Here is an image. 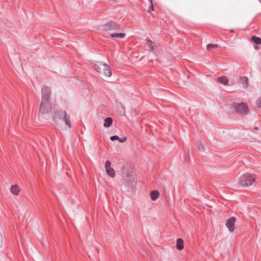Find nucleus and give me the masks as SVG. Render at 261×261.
<instances>
[{
    "instance_id": "obj_1",
    "label": "nucleus",
    "mask_w": 261,
    "mask_h": 261,
    "mask_svg": "<svg viewBox=\"0 0 261 261\" xmlns=\"http://www.w3.org/2000/svg\"><path fill=\"white\" fill-rule=\"evenodd\" d=\"M230 109L232 112H237L241 115H246L249 112L248 106L244 102H233L231 105Z\"/></svg>"
},
{
    "instance_id": "obj_2",
    "label": "nucleus",
    "mask_w": 261,
    "mask_h": 261,
    "mask_svg": "<svg viewBox=\"0 0 261 261\" xmlns=\"http://www.w3.org/2000/svg\"><path fill=\"white\" fill-rule=\"evenodd\" d=\"M255 181V177L250 173H246L242 175L239 181L238 185L242 187H248Z\"/></svg>"
},
{
    "instance_id": "obj_3",
    "label": "nucleus",
    "mask_w": 261,
    "mask_h": 261,
    "mask_svg": "<svg viewBox=\"0 0 261 261\" xmlns=\"http://www.w3.org/2000/svg\"><path fill=\"white\" fill-rule=\"evenodd\" d=\"M52 105L50 100H41L40 107V112L42 114H47L51 111Z\"/></svg>"
},
{
    "instance_id": "obj_4",
    "label": "nucleus",
    "mask_w": 261,
    "mask_h": 261,
    "mask_svg": "<svg viewBox=\"0 0 261 261\" xmlns=\"http://www.w3.org/2000/svg\"><path fill=\"white\" fill-rule=\"evenodd\" d=\"M120 28V25L114 21H110L103 25V30L109 31H117L119 30Z\"/></svg>"
},
{
    "instance_id": "obj_5",
    "label": "nucleus",
    "mask_w": 261,
    "mask_h": 261,
    "mask_svg": "<svg viewBox=\"0 0 261 261\" xmlns=\"http://www.w3.org/2000/svg\"><path fill=\"white\" fill-rule=\"evenodd\" d=\"M42 98L41 100H49V97L51 95L50 88L46 86H43L41 89Z\"/></svg>"
},
{
    "instance_id": "obj_6",
    "label": "nucleus",
    "mask_w": 261,
    "mask_h": 261,
    "mask_svg": "<svg viewBox=\"0 0 261 261\" xmlns=\"http://www.w3.org/2000/svg\"><path fill=\"white\" fill-rule=\"evenodd\" d=\"M111 162L107 160L105 163V169L107 174L110 177H114L115 176V172L114 170L111 167Z\"/></svg>"
},
{
    "instance_id": "obj_7",
    "label": "nucleus",
    "mask_w": 261,
    "mask_h": 261,
    "mask_svg": "<svg viewBox=\"0 0 261 261\" xmlns=\"http://www.w3.org/2000/svg\"><path fill=\"white\" fill-rule=\"evenodd\" d=\"M236 219L234 217H231L228 219L226 222V226L230 232H232L234 230V223Z\"/></svg>"
},
{
    "instance_id": "obj_8",
    "label": "nucleus",
    "mask_w": 261,
    "mask_h": 261,
    "mask_svg": "<svg viewBox=\"0 0 261 261\" xmlns=\"http://www.w3.org/2000/svg\"><path fill=\"white\" fill-rule=\"evenodd\" d=\"M116 107H117V110L119 114L121 116H123L125 115V108L121 102H117L116 103Z\"/></svg>"
},
{
    "instance_id": "obj_9",
    "label": "nucleus",
    "mask_w": 261,
    "mask_h": 261,
    "mask_svg": "<svg viewBox=\"0 0 261 261\" xmlns=\"http://www.w3.org/2000/svg\"><path fill=\"white\" fill-rule=\"evenodd\" d=\"M105 63H102L100 62H97L94 66V68L95 70H96L98 72L102 73L103 69L105 68Z\"/></svg>"
},
{
    "instance_id": "obj_10",
    "label": "nucleus",
    "mask_w": 261,
    "mask_h": 261,
    "mask_svg": "<svg viewBox=\"0 0 261 261\" xmlns=\"http://www.w3.org/2000/svg\"><path fill=\"white\" fill-rule=\"evenodd\" d=\"M102 74L107 77H110L112 75V71L110 67L107 64H105V68L103 69Z\"/></svg>"
},
{
    "instance_id": "obj_11",
    "label": "nucleus",
    "mask_w": 261,
    "mask_h": 261,
    "mask_svg": "<svg viewBox=\"0 0 261 261\" xmlns=\"http://www.w3.org/2000/svg\"><path fill=\"white\" fill-rule=\"evenodd\" d=\"M240 82L243 85L244 88L248 87V79L247 76H241L240 77Z\"/></svg>"
},
{
    "instance_id": "obj_12",
    "label": "nucleus",
    "mask_w": 261,
    "mask_h": 261,
    "mask_svg": "<svg viewBox=\"0 0 261 261\" xmlns=\"http://www.w3.org/2000/svg\"><path fill=\"white\" fill-rule=\"evenodd\" d=\"M176 247L178 250H181L184 248V241L182 239L178 238L177 239Z\"/></svg>"
},
{
    "instance_id": "obj_13",
    "label": "nucleus",
    "mask_w": 261,
    "mask_h": 261,
    "mask_svg": "<svg viewBox=\"0 0 261 261\" xmlns=\"http://www.w3.org/2000/svg\"><path fill=\"white\" fill-rule=\"evenodd\" d=\"M150 195L151 199L153 201H155L159 198L160 194L158 191L154 190L150 192Z\"/></svg>"
},
{
    "instance_id": "obj_14",
    "label": "nucleus",
    "mask_w": 261,
    "mask_h": 261,
    "mask_svg": "<svg viewBox=\"0 0 261 261\" xmlns=\"http://www.w3.org/2000/svg\"><path fill=\"white\" fill-rule=\"evenodd\" d=\"M19 191H20V189L17 185H12L11 186V192L14 195H17L19 193Z\"/></svg>"
},
{
    "instance_id": "obj_15",
    "label": "nucleus",
    "mask_w": 261,
    "mask_h": 261,
    "mask_svg": "<svg viewBox=\"0 0 261 261\" xmlns=\"http://www.w3.org/2000/svg\"><path fill=\"white\" fill-rule=\"evenodd\" d=\"M113 119L111 117H107L105 119L103 126L105 127H109L112 124Z\"/></svg>"
},
{
    "instance_id": "obj_16",
    "label": "nucleus",
    "mask_w": 261,
    "mask_h": 261,
    "mask_svg": "<svg viewBox=\"0 0 261 261\" xmlns=\"http://www.w3.org/2000/svg\"><path fill=\"white\" fill-rule=\"evenodd\" d=\"M66 111H57L55 113V118H59L60 119H63L64 115L66 114Z\"/></svg>"
},
{
    "instance_id": "obj_17",
    "label": "nucleus",
    "mask_w": 261,
    "mask_h": 261,
    "mask_svg": "<svg viewBox=\"0 0 261 261\" xmlns=\"http://www.w3.org/2000/svg\"><path fill=\"white\" fill-rule=\"evenodd\" d=\"M63 120H64L65 123L68 125L69 128H70L71 127V123L70 120V116L68 115L67 113L64 115Z\"/></svg>"
},
{
    "instance_id": "obj_18",
    "label": "nucleus",
    "mask_w": 261,
    "mask_h": 261,
    "mask_svg": "<svg viewBox=\"0 0 261 261\" xmlns=\"http://www.w3.org/2000/svg\"><path fill=\"white\" fill-rule=\"evenodd\" d=\"M218 81L222 84L226 85L228 84V80L226 76H221L218 78Z\"/></svg>"
},
{
    "instance_id": "obj_19",
    "label": "nucleus",
    "mask_w": 261,
    "mask_h": 261,
    "mask_svg": "<svg viewBox=\"0 0 261 261\" xmlns=\"http://www.w3.org/2000/svg\"><path fill=\"white\" fill-rule=\"evenodd\" d=\"M125 34L122 33H113V34H111L110 35V36L112 38H120V39L124 38L125 37Z\"/></svg>"
},
{
    "instance_id": "obj_20",
    "label": "nucleus",
    "mask_w": 261,
    "mask_h": 261,
    "mask_svg": "<svg viewBox=\"0 0 261 261\" xmlns=\"http://www.w3.org/2000/svg\"><path fill=\"white\" fill-rule=\"evenodd\" d=\"M251 40L256 44H261V38L256 36H253L251 37Z\"/></svg>"
},
{
    "instance_id": "obj_21",
    "label": "nucleus",
    "mask_w": 261,
    "mask_h": 261,
    "mask_svg": "<svg viewBox=\"0 0 261 261\" xmlns=\"http://www.w3.org/2000/svg\"><path fill=\"white\" fill-rule=\"evenodd\" d=\"M146 40L148 42V46L150 48V50H153L155 46V43L152 42L149 38L147 39Z\"/></svg>"
},
{
    "instance_id": "obj_22",
    "label": "nucleus",
    "mask_w": 261,
    "mask_h": 261,
    "mask_svg": "<svg viewBox=\"0 0 261 261\" xmlns=\"http://www.w3.org/2000/svg\"><path fill=\"white\" fill-rule=\"evenodd\" d=\"M219 47V45L218 44H208L206 45V48L207 49H210L211 48H217Z\"/></svg>"
},
{
    "instance_id": "obj_23",
    "label": "nucleus",
    "mask_w": 261,
    "mask_h": 261,
    "mask_svg": "<svg viewBox=\"0 0 261 261\" xmlns=\"http://www.w3.org/2000/svg\"><path fill=\"white\" fill-rule=\"evenodd\" d=\"M149 1L150 2V7L149 8V9L148 10V12L149 13H150L151 11H153L154 10V8H153V3H152V0H149Z\"/></svg>"
},
{
    "instance_id": "obj_24",
    "label": "nucleus",
    "mask_w": 261,
    "mask_h": 261,
    "mask_svg": "<svg viewBox=\"0 0 261 261\" xmlns=\"http://www.w3.org/2000/svg\"><path fill=\"white\" fill-rule=\"evenodd\" d=\"M110 140L112 141H115V140H119V137L116 135H115V136H111L110 137Z\"/></svg>"
},
{
    "instance_id": "obj_25",
    "label": "nucleus",
    "mask_w": 261,
    "mask_h": 261,
    "mask_svg": "<svg viewBox=\"0 0 261 261\" xmlns=\"http://www.w3.org/2000/svg\"><path fill=\"white\" fill-rule=\"evenodd\" d=\"M256 105L258 108H261V97L259 98L256 102Z\"/></svg>"
},
{
    "instance_id": "obj_26",
    "label": "nucleus",
    "mask_w": 261,
    "mask_h": 261,
    "mask_svg": "<svg viewBox=\"0 0 261 261\" xmlns=\"http://www.w3.org/2000/svg\"><path fill=\"white\" fill-rule=\"evenodd\" d=\"M126 139H127L126 137L124 136V137H122L121 138H119V141L120 142L123 143V142H124L126 140Z\"/></svg>"
},
{
    "instance_id": "obj_27",
    "label": "nucleus",
    "mask_w": 261,
    "mask_h": 261,
    "mask_svg": "<svg viewBox=\"0 0 261 261\" xmlns=\"http://www.w3.org/2000/svg\"><path fill=\"white\" fill-rule=\"evenodd\" d=\"M199 150H203L204 149V145L202 143H200L198 146Z\"/></svg>"
},
{
    "instance_id": "obj_28",
    "label": "nucleus",
    "mask_w": 261,
    "mask_h": 261,
    "mask_svg": "<svg viewBox=\"0 0 261 261\" xmlns=\"http://www.w3.org/2000/svg\"><path fill=\"white\" fill-rule=\"evenodd\" d=\"M134 182H132L131 184H128V186H133L134 184H133Z\"/></svg>"
},
{
    "instance_id": "obj_29",
    "label": "nucleus",
    "mask_w": 261,
    "mask_h": 261,
    "mask_svg": "<svg viewBox=\"0 0 261 261\" xmlns=\"http://www.w3.org/2000/svg\"><path fill=\"white\" fill-rule=\"evenodd\" d=\"M254 48H256V49H257L258 47L257 46H254Z\"/></svg>"
},
{
    "instance_id": "obj_30",
    "label": "nucleus",
    "mask_w": 261,
    "mask_h": 261,
    "mask_svg": "<svg viewBox=\"0 0 261 261\" xmlns=\"http://www.w3.org/2000/svg\"><path fill=\"white\" fill-rule=\"evenodd\" d=\"M2 241V237L0 236V242Z\"/></svg>"
}]
</instances>
